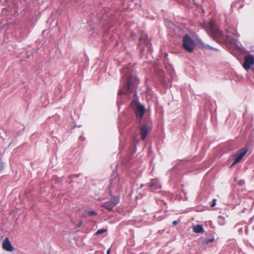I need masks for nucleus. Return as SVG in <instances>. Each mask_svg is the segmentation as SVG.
I'll return each instance as SVG.
<instances>
[{"mask_svg": "<svg viewBox=\"0 0 254 254\" xmlns=\"http://www.w3.org/2000/svg\"><path fill=\"white\" fill-rule=\"evenodd\" d=\"M124 75L127 76L124 86L120 89L118 93V98L125 94L133 93L134 96H137L136 89L139 83V80L136 77L135 72H133L132 68L130 66L123 68Z\"/></svg>", "mask_w": 254, "mask_h": 254, "instance_id": "f257e3e1", "label": "nucleus"}, {"mask_svg": "<svg viewBox=\"0 0 254 254\" xmlns=\"http://www.w3.org/2000/svg\"><path fill=\"white\" fill-rule=\"evenodd\" d=\"M130 106L135 114L137 124L141 125L145 112L144 106L141 104L137 99L134 98L131 102Z\"/></svg>", "mask_w": 254, "mask_h": 254, "instance_id": "f03ea898", "label": "nucleus"}, {"mask_svg": "<svg viewBox=\"0 0 254 254\" xmlns=\"http://www.w3.org/2000/svg\"><path fill=\"white\" fill-rule=\"evenodd\" d=\"M210 36L217 42L229 40V36L224 35L222 31L215 28L211 23H208Z\"/></svg>", "mask_w": 254, "mask_h": 254, "instance_id": "7ed1b4c3", "label": "nucleus"}, {"mask_svg": "<svg viewBox=\"0 0 254 254\" xmlns=\"http://www.w3.org/2000/svg\"><path fill=\"white\" fill-rule=\"evenodd\" d=\"M138 46L139 48L141 57L144 55L145 48H146L147 51H151L152 44L147 35L142 34L139 37Z\"/></svg>", "mask_w": 254, "mask_h": 254, "instance_id": "20e7f679", "label": "nucleus"}, {"mask_svg": "<svg viewBox=\"0 0 254 254\" xmlns=\"http://www.w3.org/2000/svg\"><path fill=\"white\" fill-rule=\"evenodd\" d=\"M183 48L189 53L193 51L195 44L194 41L188 34H186L183 38Z\"/></svg>", "mask_w": 254, "mask_h": 254, "instance_id": "39448f33", "label": "nucleus"}, {"mask_svg": "<svg viewBox=\"0 0 254 254\" xmlns=\"http://www.w3.org/2000/svg\"><path fill=\"white\" fill-rule=\"evenodd\" d=\"M253 142L252 140H250L246 142L245 146L239 150V154L238 155H235V158L234 160V164H237L241 161L243 158L248 153L249 150L251 148Z\"/></svg>", "mask_w": 254, "mask_h": 254, "instance_id": "423d86ee", "label": "nucleus"}, {"mask_svg": "<svg viewBox=\"0 0 254 254\" xmlns=\"http://www.w3.org/2000/svg\"><path fill=\"white\" fill-rule=\"evenodd\" d=\"M152 122L150 119L144 118L143 119V123L141 124L140 128V132L141 139L144 140L149 132V128L151 125Z\"/></svg>", "mask_w": 254, "mask_h": 254, "instance_id": "0eeeda50", "label": "nucleus"}, {"mask_svg": "<svg viewBox=\"0 0 254 254\" xmlns=\"http://www.w3.org/2000/svg\"><path fill=\"white\" fill-rule=\"evenodd\" d=\"M147 190L150 192H155L161 188V185L156 179H151L149 183L145 184Z\"/></svg>", "mask_w": 254, "mask_h": 254, "instance_id": "6e6552de", "label": "nucleus"}, {"mask_svg": "<svg viewBox=\"0 0 254 254\" xmlns=\"http://www.w3.org/2000/svg\"><path fill=\"white\" fill-rule=\"evenodd\" d=\"M254 64V57L251 55H246L245 57L243 67L246 70H250L252 68L251 66Z\"/></svg>", "mask_w": 254, "mask_h": 254, "instance_id": "1a4fd4ad", "label": "nucleus"}, {"mask_svg": "<svg viewBox=\"0 0 254 254\" xmlns=\"http://www.w3.org/2000/svg\"><path fill=\"white\" fill-rule=\"evenodd\" d=\"M159 83L165 88H168L171 86V83L169 79L167 77L164 72L160 73L159 76Z\"/></svg>", "mask_w": 254, "mask_h": 254, "instance_id": "9d476101", "label": "nucleus"}, {"mask_svg": "<svg viewBox=\"0 0 254 254\" xmlns=\"http://www.w3.org/2000/svg\"><path fill=\"white\" fill-rule=\"evenodd\" d=\"M2 248L4 250L8 252H12L14 249L13 247L7 238L4 240L2 243Z\"/></svg>", "mask_w": 254, "mask_h": 254, "instance_id": "9b49d317", "label": "nucleus"}, {"mask_svg": "<svg viewBox=\"0 0 254 254\" xmlns=\"http://www.w3.org/2000/svg\"><path fill=\"white\" fill-rule=\"evenodd\" d=\"M109 194L110 195V199L109 201H110L114 206H116L119 203L120 197L119 196L113 195L111 191L109 192Z\"/></svg>", "mask_w": 254, "mask_h": 254, "instance_id": "f8f14e48", "label": "nucleus"}, {"mask_svg": "<svg viewBox=\"0 0 254 254\" xmlns=\"http://www.w3.org/2000/svg\"><path fill=\"white\" fill-rule=\"evenodd\" d=\"M166 68L171 78L174 80L176 78V76L175 70L172 67V65L170 64L167 65H166Z\"/></svg>", "mask_w": 254, "mask_h": 254, "instance_id": "ddd939ff", "label": "nucleus"}, {"mask_svg": "<svg viewBox=\"0 0 254 254\" xmlns=\"http://www.w3.org/2000/svg\"><path fill=\"white\" fill-rule=\"evenodd\" d=\"M101 206L102 207H104L110 211H112L113 208L115 207L114 205L112 204L110 201H109V200L108 201L103 203Z\"/></svg>", "mask_w": 254, "mask_h": 254, "instance_id": "4468645a", "label": "nucleus"}, {"mask_svg": "<svg viewBox=\"0 0 254 254\" xmlns=\"http://www.w3.org/2000/svg\"><path fill=\"white\" fill-rule=\"evenodd\" d=\"M193 232L196 233H203L204 230L201 225H197L193 227Z\"/></svg>", "mask_w": 254, "mask_h": 254, "instance_id": "2eb2a0df", "label": "nucleus"}, {"mask_svg": "<svg viewBox=\"0 0 254 254\" xmlns=\"http://www.w3.org/2000/svg\"><path fill=\"white\" fill-rule=\"evenodd\" d=\"M217 222L219 225L221 226H223L225 224V218L224 217L219 215L217 217Z\"/></svg>", "mask_w": 254, "mask_h": 254, "instance_id": "dca6fc26", "label": "nucleus"}, {"mask_svg": "<svg viewBox=\"0 0 254 254\" xmlns=\"http://www.w3.org/2000/svg\"><path fill=\"white\" fill-rule=\"evenodd\" d=\"M214 238L213 237L212 238H204L201 242V245L202 246L206 245L208 244L209 243H211L214 242Z\"/></svg>", "mask_w": 254, "mask_h": 254, "instance_id": "f3484780", "label": "nucleus"}, {"mask_svg": "<svg viewBox=\"0 0 254 254\" xmlns=\"http://www.w3.org/2000/svg\"><path fill=\"white\" fill-rule=\"evenodd\" d=\"M14 0H0V3L3 4L4 6H8Z\"/></svg>", "mask_w": 254, "mask_h": 254, "instance_id": "a211bd4d", "label": "nucleus"}, {"mask_svg": "<svg viewBox=\"0 0 254 254\" xmlns=\"http://www.w3.org/2000/svg\"><path fill=\"white\" fill-rule=\"evenodd\" d=\"M203 47L206 49L212 50L215 51H219L217 49L212 47L209 46V45H203Z\"/></svg>", "mask_w": 254, "mask_h": 254, "instance_id": "6ab92c4d", "label": "nucleus"}, {"mask_svg": "<svg viewBox=\"0 0 254 254\" xmlns=\"http://www.w3.org/2000/svg\"><path fill=\"white\" fill-rule=\"evenodd\" d=\"M107 229H99L96 232V234L95 235H101L102 234H103L104 233L107 232Z\"/></svg>", "mask_w": 254, "mask_h": 254, "instance_id": "aec40b11", "label": "nucleus"}, {"mask_svg": "<svg viewBox=\"0 0 254 254\" xmlns=\"http://www.w3.org/2000/svg\"><path fill=\"white\" fill-rule=\"evenodd\" d=\"M5 167V163L2 160L1 158H0V172L3 170Z\"/></svg>", "mask_w": 254, "mask_h": 254, "instance_id": "412c9836", "label": "nucleus"}, {"mask_svg": "<svg viewBox=\"0 0 254 254\" xmlns=\"http://www.w3.org/2000/svg\"><path fill=\"white\" fill-rule=\"evenodd\" d=\"M87 214L88 216H92L96 215L97 214V213L94 210L89 211Z\"/></svg>", "mask_w": 254, "mask_h": 254, "instance_id": "4be33fe9", "label": "nucleus"}, {"mask_svg": "<svg viewBox=\"0 0 254 254\" xmlns=\"http://www.w3.org/2000/svg\"><path fill=\"white\" fill-rule=\"evenodd\" d=\"M216 199H213L211 203V207H214L216 205Z\"/></svg>", "mask_w": 254, "mask_h": 254, "instance_id": "5701e85b", "label": "nucleus"}, {"mask_svg": "<svg viewBox=\"0 0 254 254\" xmlns=\"http://www.w3.org/2000/svg\"><path fill=\"white\" fill-rule=\"evenodd\" d=\"M244 184H245V181L242 180L239 181L238 182V184L241 186H243Z\"/></svg>", "mask_w": 254, "mask_h": 254, "instance_id": "b1692460", "label": "nucleus"}, {"mask_svg": "<svg viewBox=\"0 0 254 254\" xmlns=\"http://www.w3.org/2000/svg\"><path fill=\"white\" fill-rule=\"evenodd\" d=\"M178 224V222L177 220H175L173 222L172 224L173 226H176Z\"/></svg>", "mask_w": 254, "mask_h": 254, "instance_id": "393cba45", "label": "nucleus"}, {"mask_svg": "<svg viewBox=\"0 0 254 254\" xmlns=\"http://www.w3.org/2000/svg\"><path fill=\"white\" fill-rule=\"evenodd\" d=\"M237 1H234L232 3L231 7H234L237 4Z\"/></svg>", "mask_w": 254, "mask_h": 254, "instance_id": "a878e982", "label": "nucleus"}, {"mask_svg": "<svg viewBox=\"0 0 254 254\" xmlns=\"http://www.w3.org/2000/svg\"><path fill=\"white\" fill-rule=\"evenodd\" d=\"M84 139H85V138H84L83 136L81 135V136H80V140H82V141H83V140H84Z\"/></svg>", "mask_w": 254, "mask_h": 254, "instance_id": "bb28decb", "label": "nucleus"}, {"mask_svg": "<svg viewBox=\"0 0 254 254\" xmlns=\"http://www.w3.org/2000/svg\"><path fill=\"white\" fill-rule=\"evenodd\" d=\"M144 186H145V184H141V185L140 186V187H139V188H138V189H140L142 188Z\"/></svg>", "mask_w": 254, "mask_h": 254, "instance_id": "cd10ccee", "label": "nucleus"}, {"mask_svg": "<svg viewBox=\"0 0 254 254\" xmlns=\"http://www.w3.org/2000/svg\"><path fill=\"white\" fill-rule=\"evenodd\" d=\"M107 254H110V249H109L107 252Z\"/></svg>", "mask_w": 254, "mask_h": 254, "instance_id": "c85d7f7f", "label": "nucleus"}, {"mask_svg": "<svg viewBox=\"0 0 254 254\" xmlns=\"http://www.w3.org/2000/svg\"><path fill=\"white\" fill-rule=\"evenodd\" d=\"M236 164H234V162L232 163V164L230 166V168H232L234 165H235Z\"/></svg>", "mask_w": 254, "mask_h": 254, "instance_id": "c756f323", "label": "nucleus"}, {"mask_svg": "<svg viewBox=\"0 0 254 254\" xmlns=\"http://www.w3.org/2000/svg\"><path fill=\"white\" fill-rule=\"evenodd\" d=\"M81 224H82V222L81 221L79 222L77 226L79 227V226H81Z\"/></svg>", "mask_w": 254, "mask_h": 254, "instance_id": "7c9ffc66", "label": "nucleus"}, {"mask_svg": "<svg viewBox=\"0 0 254 254\" xmlns=\"http://www.w3.org/2000/svg\"><path fill=\"white\" fill-rule=\"evenodd\" d=\"M29 58V56L28 55V56H27V58Z\"/></svg>", "mask_w": 254, "mask_h": 254, "instance_id": "2f4dec72", "label": "nucleus"}]
</instances>
